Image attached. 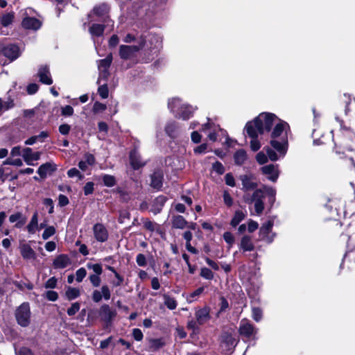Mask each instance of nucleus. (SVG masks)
<instances>
[{"label": "nucleus", "instance_id": "50", "mask_svg": "<svg viewBox=\"0 0 355 355\" xmlns=\"http://www.w3.org/2000/svg\"><path fill=\"white\" fill-rule=\"evenodd\" d=\"M200 276L205 279L211 280L214 278V273L207 268H201Z\"/></svg>", "mask_w": 355, "mask_h": 355}, {"label": "nucleus", "instance_id": "22", "mask_svg": "<svg viewBox=\"0 0 355 355\" xmlns=\"http://www.w3.org/2000/svg\"><path fill=\"white\" fill-rule=\"evenodd\" d=\"M163 180V171L161 169L156 170L151 175V187L157 190H159L162 187Z\"/></svg>", "mask_w": 355, "mask_h": 355}, {"label": "nucleus", "instance_id": "1", "mask_svg": "<svg viewBox=\"0 0 355 355\" xmlns=\"http://www.w3.org/2000/svg\"><path fill=\"white\" fill-rule=\"evenodd\" d=\"M271 131L270 145L282 157H284L288 150V133L289 125L284 121L279 119Z\"/></svg>", "mask_w": 355, "mask_h": 355}, {"label": "nucleus", "instance_id": "25", "mask_svg": "<svg viewBox=\"0 0 355 355\" xmlns=\"http://www.w3.org/2000/svg\"><path fill=\"white\" fill-rule=\"evenodd\" d=\"M130 162L132 167L137 170L146 164V162L141 159V157L136 150H133L130 154Z\"/></svg>", "mask_w": 355, "mask_h": 355}, {"label": "nucleus", "instance_id": "49", "mask_svg": "<svg viewBox=\"0 0 355 355\" xmlns=\"http://www.w3.org/2000/svg\"><path fill=\"white\" fill-rule=\"evenodd\" d=\"M252 317L256 322H259L262 319V311L258 307H252Z\"/></svg>", "mask_w": 355, "mask_h": 355}, {"label": "nucleus", "instance_id": "55", "mask_svg": "<svg viewBox=\"0 0 355 355\" xmlns=\"http://www.w3.org/2000/svg\"><path fill=\"white\" fill-rule=\"evenodd\" d=\"M87 275V271L84 268H80L77 270L76 272V279L78 282H81L83 279Z\"/></svg>", "mask_w": 355, "mask_h": 355}, {"label": "nucleus", "instance_id": "17", "mask_svg": "<svg viewBox=\"0 0 355 355\" xmlns=\"http://www.w3.org/2000/svg\"><path fill=\"white\" fill-rule=\"evenodd\" d=\"M238 340L231 334L225 333L222 336L221 347L226 352H232L236 347Z\"/></svg>", "mask_w": 355, "mask_h": 355}, {"label": "nucleus", "instance_id": "21", "mask_svg": "<svg viewBox=\"0 0 355 355\" xmlns=\"http://www.w3.org/2000/svg\"><path fill=\"white\" fill-rule=\"evenodd\" d=\"M41 22L35 17H26L21 21V26L24 28L28 30L37 31L41 26Z\"/></svg>", "mask_w": 355, "mask_h": 355}, {"label": "nucleus", "instance_id": "64", "mask_svg": "<svg viewBox=\"0 0 355 355\" xmlns=\"http://www.w3.org/2000/svg\"><path fill=\"white\" fill-rule=\"evenodd\" d=\"M225 183L227 185L232 187H234L236 184L234 178L232 175V174L230 173H227L225 175Z\"/></svg>", "mask_w": 355, "mask_h": 355}, {"label": "nucleus", "instance_id": "32", "mask_svg": "<svg viewBox=\"0 0 355 355\" xmlns=\"http://www.w3.org/2000/svg\"><path fill=\"white\" fill-rule=\"evenodd\" d=\"M247 153L245 150L240 149L234 154V163L236 165H242L247 159Z\"/></svg>", "mask_w": 355, "mask_h": 355}, {"label": "nucleus", "instance_id": "8", "mask_svg": "<svg viewBox=\"0 0 355 355\" xmlns=\"http://www.w3.org/2000/svg\"><path fill=\"white\" fill-rule=\"evenodd\" d=\"M139 38L144 40V47L146 46L153 54H157V51L162 46V38L158 35L149 34L147 38L141 36Z\"/></svg>", "mask_w": 355, "mask_h": 355}, {"label": "nucleus", "instance_id": "27", "mask_svg": "<svg viewBox=\"0 0 355 355\" xmlns=\"http://www.w3.org/2000/svg\"><path fill=\"white\" fill-rule=\"evenodd\" d=\"M56 169L55 165L53 164L50 162H46L45 164H42L38 170L37 173L42 178H44L46 177L48 174H50L51 172L54 171Z\"/></svg>", "mask_w": 355, "mask_h": 355}, {"label": "nucleus", "instance_id": "62", "mask_svg": "<svg viewBox=\"0 0 355 355\" xmlns=\"http://www.w3.org/2000/svg\"><path fill=\"white\" fill-rule=\"evenodd\" d=\"M266 151L268 158H269L271 161H276L279 159L277 154L269 147L266 148Z\"/></svg>", "mask_w": 355, "mask_h": 355}, {"label": "nucleus", "instance_id": "54", "mask_svg": "<svg viewBox=\"0 0 355 355\" xmlns=\"http://www.w3.org/2000/svg\"><path fill=\"white\" fill-rule=\"evenodd\" d=\"M80 304L78 302H74L71 304L67 310V314L69 316L74 315L80 310Z\"/></svg>", "mask_w": 355, "mask_h": 355}, {"label": "nucleus", "instance_id": "24", "mask_svg": "<svg viewBox=\"0 0 355 355\" xmlns=\"http://www.w3.org/2000/svg\"><path fill=\"white\" fill-rule=\"evenodd\" d=\"M180 125L175 121H168L165 125V132L171 138H176L180 132Z\"/></svg>", "mask_w": 355, "mask_h": 355}, {"label": "nucleus", "instance_id": "30", "mask_svg": "<svg viewBox=\"0 0 355 355\" xmlns=\"http://www.w3.org/2000/svg\"><path fill=\"white\" fill-rule=\"evenodd\" d=\"M21 254L25 259H34L35 253L32 248L28 244H22L19 247Z\"/></svg>", "mask_w": 355, "mask_h": 355}, {"label": "nucleus", "instance_id": "11", "mask_svg": "<svg viewBox=\"0 0 355 355\" xmlns=\"http://www.w3.org/2000/svg\"><path fill=\"white\" fill-rule=\"evenodd\" d=\"M239 334L246 338H252L255 339V335L257 333V329L251 324L247 319H243L240 322Z\"/></svg>", "mask_w": 355, "mask_h": 355}, {"label": "nucleus", "instance_id": "19", "mask_svg": "<svg viewBox=\"0 0 355 355\" xmlns=\"http://www.w3.org/2000/svg\"><path fill=\"white\" fill-rule=\"evenodd\" d=\"M110 291L107 285H103L101 291L94 290L92 293V300L94 302H99L103 297L105 300L110 298Z\"/></svg>", "mask_w": 355, "mask_h": 355}, {"label": "nucleus", "instance_id": "23", "mask_svg": "<svg viewBox=\"0 0 355 355\" xmlns=\"http://www.w3.org/2000/svg\"><path fill=\"white\" fill-rule=\"evenodd\" d=\"M195 316L198 325L204 324L210 319L209 308L205 306L196 310Z\"/></svg>", "mask_w": 355, "mask_h": 355}, {"label": "nucleus", "instance_id": "46", "mask_svg": "<svg viewBox=\"0 0 355 355\" xmlns=\"http://www.w3.org/2000/svg\"><path fill=\"white\" fill-rule=\"evenodd\" d=\"M80 291L78 288L69 287L66 291V296L69 300H73L78 297Z\"/></svg>", "mask_w": 355, "mask_h": 355}, {"label": "nucleus", "instance_id": "56", "mask_svg": "<svg viewBox=\"0 0 355 355\" xmlns=\"http://www.w3.org/2000/svg\"><path fill=\"white\" fill-rule=\"evenodd\" d=\"M61 114L64 116H71L73 114V108L71 105H65L61 108Z\"/></svg>", "mask_w": 355, "mask_h": 355}, {"label": "nucleus", "instance_id": "2", "mask_svg": "<svg viewBox=\"0 0 355 355\" xmlns=\"http://www.w3.org/2000/svg\"><path fill=\"white\" fill-rule=\"evenodd\" d=\"M168 107L175 118L184 121L193 116L196 107L184 103L181 98H173L168 101Z\"/></svg>", "mask_w": 355, "mask_h": 355}, {"label": "nucleus", "instance_id": "3", "mask_svg": "<svg viewBox=\"0 0 355 355\" xmlns=\"http://www.w3.org/2000/svg\"><path fill=\"white\" fill-rule=\"evenodd\" d=\"M279 118L272 113L263 112L257 116L253 121H248L251 123L252 126L260 135L265 132H270L275 124L279 121Z\"/></svg>", "mask_w": 355, "mask_h": 355}, {"label": "nucleus", "instance_id": "63", "mask_svg": "<svg viewBox=\"0 0 355 355\" xmlns=\"http://www.w3.org/2000/svg\"><path fill=\"white\" fill-rule=\"evenodd\" d=\"M223 239L225 241V242L228 243L230 246L232 245V244L234 242V237L233 234L230 232H225L223 234Z\"/></svg>", "mask_w": 355, "mask_h": 355}, {"label": "nucleus", "instance_id": "53", "mask_svg": "<svg viewBox=\"0 0 355 355\" xmlns=\"http://www.w3.org/2000/svg\"><path fill=\"white\" fill-rule=\"evenodd\" d=\"M43 204L44 205L48 208V212L49 214H51L53 213L54 211V204H53V201L51 198H44L43 200Z\"/></svg>", "mask_w": 355, "mask_h": 355}, {"label": "nucleus", "instance_id": "48", "mask_svg": "<svg viewBox=\"0 0 355 355\" xmlns=\"http://www.w3.org/2000/svg\"><path fill=\"white\" fill-rule=\"evenodd\" d=\"M55 228L53 226L46 227L42 234V239L44 240H47L51 236H53L55 234Z\"/></svg>", "mask_w": 355, "mask_h": 355}, {"label": "nucleus", "instance_id": "13", "mask_svg": "<svg viewBox=\"0 0 355 355\" xmlns=\"http://www.w3.org/2000/svg\"><path fill=\"white\" fill-rule=\"evenodd\" d=\"M261 171L263 174L267 176V178L273 182H275L279 175L278 165L268 164L261 167Z\"/></svg>", "mask_w": 355, "mask_h": 355}, {"label": "nucleus", "instance_id": "52", "mask_svg": "<svg viewBox=\"0 0 355 355\" xmlns=\"http://www.w3.org/2000/svg\"><path fill=\"white\" fill-rule=\"evenodd\" d=\"M13 106V102L12 100L8 99V101H3L0 98V112L7 110Z\"/></svg>", "mask_w": 355, "mask_h": 355}, {"label": "nucleus", "instance_id": "12", "mask_svg": "<svg viewBox=\"0 0 355 355\" xmlns=\"http://www.w3.org/2000/svg\"><path fill=\"white\" fill-rule=\"evenodd\" d=\"M239 180L241 181L242 190L243 191L254 190L257 187L255 177L252 173L241 175L239 176Z\"/></svg>", "mask_w": 355, "mask_h": 355}, {"label": "nucleus", "instance_id": "29", "mask_svg": "<svg viewBox=\"0 0 355 355\" xmlns=\"http://www.w3.org/2000/svg\"><path fill=\"white\" fill-rule=\"evenodd\" d=\"M49 137V133L46 131H42L39 135L32 136L25 141L26 145H33L37 142H43L46 138Z\"/></svg>", "mask_w": 355, "mask_h": 355}, {"label": "nucleus", "instance_id": "34", "mask_svg": "<svg viewBox=\"0 0 355 355\" xmlns=\"http://www.w3.org/2000/svg\"><path fill=\"white\" fill-rule=\"evenodd\" d=\"M105 26L101 24H94L89 29V31L92 37H99L103 35Z\"/></svg>", "mask_w": 355, "mask_h": 355}, {"label": "nucleus", "instance_id": "40", "mask_svg": "<svg viewBox=\"0 0 355 355\" xmlns=\"http://www.w3.org/2000/svg\"><path fill=\"white\" fill-rule=\"evenodd\" d=\"M261 189L263 191V196L267 195L270 198V201L273 202L275 201V197L276 195V191L274 188L263 186Z\"/></svg>", "mask_w": 355, "mask_h": 355}, {"label": "nucleus", "instance_id": "41", "mask_svg": "<svg viewBox=\"0 0 355 355\" xmlns=\"http://www.w3.org/2000/svg\"><path fill=\"white\" fill-rule=\"evenodd\" d=\"M203 291L204 287H200L197 288L187 296V301L189 303H192L197 299L198 297H199L202 293Z\"/></svg>", "mask_w": 355, "mask_h": 355}, {"label": "nucleus", "instance_id": "37", "mask_svg": "<svg viewBox=\"0 0 355 355\" xmlns=\"http://www.w3.org/2000/svg\"><path fill=\"white\" fill-rule=\"evenodd\" d=\"M14 19V13L13 12H7L3 14L0 17L1 24L5 27L11 24Z\"/></svg>", "mask_w": 355, "mask_h": 355}, {"label": "nucleus", "instance_id": "57", "mask_svg": "<svg viewBox=\"0 0 355 355\" xmlns=\"http://www.w3.org/2000/svg\"><path fill=\"white\" fill-rule=\"evenodd\" d=\"M87 267L88 268L92 269L93 271L95 272L94 275H100L102 273V267L100 264L96 263V264H92V263H87Z\"/></svg>", "mask_w": 355, "mask_h": 355}, {"label": "nucleus", "instance_id": "39", "mask_svg": "<svg viewBox=\"0 0 355 355\" xmlns=\"http://www.w3.org/2000/svg\"><path fill=\"white\" fill-rule=\"evenodd\" d=\"M106 268L114 273V277H116V280L112 282V284L114 286H119L122 284L123 282V277L120 275L116 270L111 266H106Z\"/></svg>", "mask_w": 355, "mask_h": 355}, {"label": "nucleus", "instance_id": "31", "mask_svg": "<svg viewBox=\"0 0 355 355\" xmlns=\"http://www.w3.org/2000/svg\"><path fill=\"white\" fill-rule=\"evenodd\" d=\"M188 222L182 216L177 215L172 218V226L176 229H184L187 227Z\"/></svg>", "mask_w": 355, "mask_h": 355}, {"label": "nucleus", "instance_id": "14", "mask_svg": "<svg viewBox=\"0 0 355 355\" xmlns=\"http://www.w3.org/2000/svg\"><path fill=\"white\" fill-rule=\"evenodd\" d=\"M99 315L103 321L110 323L116 317V311L109 305L103 304L99 309Z\"/></svg>", "mask_w": 355, "mask_h": 355}, {"label": "nucleus", "instance_id": "28", "mask_svg": "<svg viewBox=\"0 0 355 355\" xmlns=\"http://www.w3.org/2000/svg\"><path fill=\"white\" fill-rule=\"evenodd\" d=\"M239 248L243 252L252 251L254 248L252 239L250 236L245 235L241 238Z\"/></svg>", "mask_w": 355, "mask_h": 355}, {"label": "nucleus", "instance_id": "10", "mask_svg": "<svg viewBox=\"0 0 355 355\" xmlns=\"http://www.w3.org/2000/svg\"><path fill=\"white\" fill-rule=\"evenodd\" d=\"M273 222L268 220L263 223L259 230V236L261 240L270 243L275 237V234L272 232Z\"/></svg>", "mask_w": 355, "mask_h": 355}, {"label": "nucleus", "instance_id": "61", "mask_svg": "<svg viewBox=\"0 0 355 355\" xmlns=\"http://www.w3.org/2000/svg\"><path fill=\"white\" fill-rule=\"evenodd\" d=\"M256 159L260 164H263L268 162V156L263 152H259L256 155Z\"/></svg>", "mask_w": 355, "mask_h": 355}, {"label": "nucleus", "instance_id": "33", "mask_svg": "<svg viewBox=\"0 0 355 355\" xmlns=\"http://www.w3.org/2000/svg\"><path fill=\"white\" fill-rule=\"evenodd\" d=\"M27 230L29 234H33L36 232V231L38 230V216L37 213H35L31 219L30 223L26 227Z\"/></svg>", "mask_w": 355, "mask_h": 355}, {"label": "nucleus", "instance_id": "4", "mask_svg": "<svg viewBox=\"0 0 355 355\" xmlns=\"http://www.w3.org/2000/svg\"><path fill=\"white\" fill-rule=\"evenodd\" d=\"M263 191L262 189H255L252 194L247 193L243 196V200L246 203L254 204V209L258 215L263 211Z\"/></svg>", "mask_w": 355, "mask_h": 355}, {"label": "nucleus", "instance_id": "6", "mask_svg": "<svg viewBox=\"0 0 355 355\" xmlns=\"http://www.w3.org/2000/svg\"><path fill=\"white\" fill-rule=\"evenodd\" d=\"M138 45H121L119 49V55L122 59L127 60L144 47V40L139 38L138 40Z\"/></svg>", "mask_w": 355, "mask_h": 355}, {"label": "nucleus", "instance_id": "42", "mask_svg": "<svg viewBox=\"0 0 355 355\" xmlns=\"http://www.w3.org/2000/svg\"><path fill=\"white\" fill-rule=\"evenodd\" d=\"M164 304L166 306V307L168 309H169L171 310H173L176 308L177 302L173 297H171L167 295H164Z\"/></svg>", "mask_w": 355, "mask_h": 355}, {"label": "nucleus", "instance_id": "35", "mask_svg": "<svg viewBox=\"0 0 355 355\" xmlns=\"http://www.w3.org/2000/svg\"><path fill=\"white\" fill-rule=\"evenodd\" d=\"M245 217V214L240 210L235 211L234 217L232 218L230 225L232 227H236Z\"/></svg>", "mask_w": 355, "mask_h": 355}, {"label": "nucleus", "instance_id": "38", "mask_svg": "<svg viewBox=\"0 0 355 355\" xmlns=\"http://www.w3.org/2000/svg\"><path fill=\"white\" fill-rule=\"evenodd\" d=\"M109 11V6L105 3H102L94 8V13L99 17H103Z\"/></svg>", "mask_w": 355, "mask_h": 355}, {"label": "nucleus", "instance_id": "36", "mask_svg": "<svg viewBox=\"0 0 355 355\" xmlns=\"http://www.w3.org/2000/svg\"><path fill=\"white\" fill-rule=\"evenodd\" d=\"M112 61V56L111 54L108 55L105 59L98 61V70H108Z\"/></svg>", "mask_w": 355, "mask_h": 355}, {"label": "nucleus", "instance_id": "58", "mask_svg": "<svg viewBox=\"0 0 355 355\" xmlns=\"http://www.w3.org/2000/svg\"><path fill=\"white\" fill-rule=\"evenodd\" d=\"M106 110V105L100 102H95L93 106V112L94 113H99Z\"/></svg>", "mask_w": 355, "mask_h": 355}, {"label": "nucleus", "instance_id": "51", "mask_svg": "<svg viewBox=\"0 0 355 355\" xmlns=\"http://www.w3.org/2000/svg\"><path fill=\"white\" fill-rule=\"evenodd\" d=\"M212 169L218 175H222L225 172V167L223 166L222 163H220L218 161L215 162L212 164Z\"/></svg>", "mask_w": 355, "mask_h": 355}, {"label": "nucleus", "instance_id": "43", "mask_svg": "<svg viewBox=\"0 0 355 355\" xmlns=\"http://www.w3.org/2000/svg\"><path fill=\"white\" fill-rule=\"evenodd\" d=\"M102 180L105 186L108 187H114L116 184V179L111 175H103Z\"/></svg>", "mask_w": 355, "mask_h": 355}, {"label": "nucleus", "instance_id": "15", "mask_svg": "<svg viewBox=\"0 0 355 355\" xmlns=\"http://www.w3.org/2000/svg\"><path fill=\"white\" fill-rule=\"evenodd\" d=\"M93 232L97 241L103 243L108 239V232L101 223H96L93 227Z\"/></svg>", "mask_w": 355, "mask_h": 355}, {"label": "nucleus", "instance_id": "26", "mask_svg": "<svg viewBox=\"0 0 355 355\" xmlns=\"http://www.w3.org/2000/svg\"><path fill=\"white\" fill-rule=\"evenodd\" d=\"M71 263V260L67 254H60L55 257L53 266L55 269L65 268Z\"/></svg>", "mask_w": 355, "mask_h": 355}, {"label": "nucleus", "instance_id": "45", "mask_svg": "<svg viewBox=\"0 0 355 355\" xmlns=\"http://www.w3.org/2000/svg\"><path fill=\"white\" fill-rule=\"evenodd\" d=\"M166 202V198L164 196L157 197L154 202V207L157 205V208H155L154 213H159Z\"/></svg>", "mask_w": 355, "mask_h": 355}, {"label": "nucleus", "instance_id": "44", "mask_svg": "<svg viewBox=\"0 0 355 355\" xmlns=\"http://www.w3.org/2000/svg\"><path fill=\"white\" fill-rule=\"evenodd\" d=\"M165 345L166 343L163 338H155L150 340V347L153 348V350H157Z\"/></svg>", "mask_w": 355, "mask_h": 355}, {"label": "nucleus", "instance_id": "47", "mask_svg": "<svg viewBox=\"0 0 355 355\" xmlns=\"http://www.w3.org/2000/svg\"><path fill=\"white\" fill-rule=\"evenodd\" d=\"M98 93L102 98H107L109 96L108 87L105 83L101 85L98 88Z\"/></svg>", "mask_w": 355, "mask_h": 355}, {"label": "nucleus", "instance_id": "18", "mask_svg": "<svg viewBox=\"0 0 355 355\" xmlns=\"http://www.w3.org/2000/svg\"><path fill=\"white\" fill-rule=\"evenodd\" d=\"M219 129L218 125L208 121L202 125L201 130L207 134L209 140L215 141L217 139V131Z\"/></svg>", "mask_w": 355, "mask_h": 355}, {"label": "nucleus", "instance_id": "9", "mask_svg": "<svg viewBox=\"0 0 355 355\" xmlns=\"http://www.w3.org/2000/svg\"><path fill=\"white\" fill-rule=\"evenodd\" d=\"M245 131L251 138V141L250 142L251 150L254 152L259 150L261 146V143L258 139V135H260L259 132H257L255 129L252 128L251 123H246L245 126Z\"/></svg>", "mask_w": 355, "mask_h": 355}, {"label": "nucleus", "instance_id": "59", "mask_svg": "<svg viewBox=\"0 0 355 355\" xmlns=\"http://www.w3.org/2000/svg\"><path fill=\"white\" fill-rule=\"evenodd\" d=\"M99 71V76L97 80V84L100 85L101 81L103 80L106 82L107 78L109 76V70H98Z\"/></svg>", "mask_w": 355, "mask_h": 355}, {"label": "nucleus", "instance_id": "20", "mask_svg": "<svg viewBox=\"0 0 355 355\" xmlns=\"http://www.w3.org/2000/svg\"><path fill=\"white\" fill-rule=\"evenodd\" d=\"M37 76L42 83L47 85H50L53 83L50 70L47 66H41L38 69Z\"/></svg>", "mask_w": 355, "mask_h": 355}, {"label": "nucleus", "instance_id": "5", "mask_svg": "<svg viewBox=\"0 0 355 355\" xmlns=\"http://www.w3.org/2000/svg\"><path fill=\"white\" fill-rule=\"evenodd\" d=\"M15 318L20 326L26 327L29 325L31 311L28 303H23L17 309Z\"/></svg>", "mask_w": 355, "mask_h": 355}, {"label": "nucleus", "instance_id": "16", "mask_svg": "<svg viewBox=\"0 0 355 355\" xmlns=\"http://www.w3.org/2000/svg\"><path fill=\"white\" fill-rule=\"evenodd\" d=\"M40 152H33L31 148H25L22 150V157L26 164L33 166V161H37L40 159Z\"/></svg>", "mask_w": 355, "mask_h": 355}, {"label": "nucleus", "instance_id": "60", "mask_svg": "<svg viewBox=\"0 0 355 355\" xmlns=\"http://www.w3.org/2000/svg\"><path fill=\"white\" fill-rule=\"evenodd\" d=\"M89 279L93 286L98 287L100 286L101 282L100 275H89Z\"/></svg>", "mask_w": 355, "mask_h": 355}, {"label": "nucleus", "instance_id": "7", "mask_svg": "<svg viewBox=\"0 0 355 355\" xmlns=\"http://www.w3.org/2000/svg\"><path fill=\"white\" fill-rule=\"evenodd\" d=\"M21 54L19 48L14 44L0 43V55H3L10 61L16 60Z\"/></svg>", "mask_w": 355, "mask_h": 355}]
</instances>
